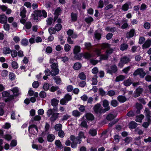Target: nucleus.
Returning a JSON list of instances; mask_svg holds the SVG:
<instances>
[{"label":"nucleus","instance_id":"25","mask_svg":"<svg viewBox=\"0 0 151 151\" xmlns=\"http://www.w3.org/2000/svg\"><path fill=\"white\" fill-rule=\"evenodd\" d=\"M88 133L91 135L93 137H94L96 135L97 131L94 129H90Z\"/></svg>","mask_w":151,"mask_h":151},{"label":"nucleus","instance_id":"31","mask_svg":"<svg viewBox=\"0 0 151 151\" xmlns=\"http://www.w3.org/2000/svg\"><path fill=\"white\" fill-rule=\"evenodd\" d=\"M27 11L26 9L24 8L20 12V16L22 18H24L26 17V13Z\"/></svg>","mask_w":151,"mask_h":151},{"label":"nucleus","instance_id":"55","mask_svg":"<svg viewBox=\"0 0 151 151\" xmlns=\"http://www.w3.org/2000/svg\"><path fill=\"white\" fill-rule=\"evenodd\" d=\"M118 120L114 119L112 122H110L108 124V126L109 127H111L114 125L118 121Z\"/></svg>","mask_w":151,"mask_h":151},{"label":"nucleus","instance_id":"8","mask_svg":"<svg viewBox=\"0 0 151 151\" xmlns=\"http://www.w3.org/2000/svg\"><path fill=\"white\" fill-rule=\"evenodd\" d=\"M142 91L143 89L142 88H137L134 92V97L136 98L139 96L142 93Z\"/></svg>","mask_w":151,"mask_h":151},{"label":"nucleus","instance_id":"29","mask_svg":"<svg viewBox=\"0 0 151 151\" xmlns=\"http://www.w3.org/2000/svg\"><path fill=\"white\" fill-rule=\"evenodd\" d=\"M125 78V77L123 75H120L116 77L115 80L116 82H119L123 81Z\"/></svg>","mask_w":151,"mask_h":151},{"label":"nucleus","instance_id":"28","mask_svg":"<svg viewBox=\"0 0 151 151\" xmlns=\"http://www.w3.org/2000/svg\"><path fill=\"white\" fill-rule=\"evenodd\" d=\"M53 79L55 80V82L57 84H60L62 82L61 79L60 78V76H59L54 77L53 78Z\"/></svg>","mask_w":151,"mask_h":151},{"label":"nucleus","instance_id":"12","mask_svg":"<svg viewBox=\"0 0 151 151\" xmlns=\"http://www.w3.org/2000/svg\"><path fill=\"white\" fill-rule=\"evenodd\" d=\"M109 102L108 100L106 99L104 100L103 102L102 105L105 108H107L108 109L107 111H109L110 108V106H109Z\"/></svg>","mask_w":151,"mask_h":151},{"label":"nucleus","instance_id":"35","mask_svg":"<svg viewBox=\"0 0 151 151\" xmlns=\"http://www.w3.org/2000/svg\"><path fill=\"white\" fill-rule=\"evenodd\" d=\"M64 98L68 102L72 100V96L71 95H70L69 93H68L65 95Z\"/></svg>","mask_w":151,"mask_h":151},{"label":"nucleus","instance_id":"14","mask_svg":"<svg viewBox=\"0 0 151 151\" xmlns=\"http://www.w3.org/2000/svg\"><path fill=\"white\" fill-rule=\"evenodd\" d=\"M118 101L121 103H123L127 100V98L124 96H119L117 97Z\"/></svg>","mask_w":151,"mask_h":151},{"label":"nucleus","instance_id":"47","mask_svg":"<svg viewBox=\"0 0 151 151\" xmlns=\"http://www.w3.org/2000/svg\"><path fill=\"white\" fill-rule=\"evenodd\" d=\"M95 38L98 40H100L101 37V34L99 33L96 32L94 34Z\"/></svg>","mask_w":151,"mask_h":151},{"label":"nucleus","instance_id":"60","mask_svg":"<svg viewBox=\"0 0 151 151\" xmlns=\"http://www.w3.org/2000/svg\"><path fill=\"white\" fill-rule=\"evenodd\" d=\"M127 115L129 117H132L134 116L135 114L134 111H131L128 112Z\"/></svg>","mask_w":151,"mask_h":151},{"label":"nucleus","instance_id":"34","mask_svg":"<svg viewBox=\"0 0 151 151\" xmlns=\"http://www.w3.org/2000/svg\"><path fill=\"white\" fill-rule=\"evenodd\" d=\"M109 56L106 54L105 55L102 54L99 58V62L102 60H107L109 58Z\"/></svg>","mask_w":151,"mask_h":151},{"label":"nucleus","instance_id":"53","mask_svg":"<svg viewBox=\"0 0 151 151\" xmlns=\"http://www.w3.org/2000/svg\"><path fill=\"white\" fill-rule=\"evenodd\" d=\"M62 125L61 124H58L55 125V129L56 131H60L62 129Z\"/></svg>","mask_w":151,"mask_h":151},{"label":"nucleus","instance_id":"41","mask_svg":"<svg viewBox=\"0 0 151 151\" xmlns=\"http://www.w3.org/2000/svg\"><path fill=\"white\" fill-rule=\"evenodd\" d=\"M124 85L126 86H130L132 83L131 80L128 79L127 80L124 81Z\"/></svg>","mask_w":151,"mask_h":151},{"label":"nucleus","instance_id":"22","mask_svg":"<svg viewBox=\"0 0 151 151\" xmlns=\"http://www.w3.org/2000/svg\"><path fill=\"white\" fill-rule=\"evenodd\" d=\"M93 21V19L91 16H89L85 19V21L88 24L90 25Z\"/></svg>","mask_w":151,"mask_h":151},{"label":"nucleus","instance_id":"26","mask_svg":"<svg viewBox=\"0 0 151 151\" xmlns=\"http://www.w3.org/2000/svg\"><path fill=\"white\" fill-rule=\"evenodd\" d=\"M81 51V47L80 46H75L73 49V52L74 54H78Z\"/></svg>","mask_w":151,"mask_h":151},{"label":"nucleus","instance_id":"18","mask_svg":"<svg viewBox=\"0 0 151 151\" xmlns=\"http://www.w3.org/2000/svg\"><path fill=\"white\" fill-rule=\"evenodd\" d=\"M81 66L82 65L81 63L77 62L74 64L73 68L75 70H78L81 69Z\"/></svg>","mask_w":151,"mask_h":151},{"label":"nucleus","instance_id":"37","mask_svg":"<svg viewBox=\"0 0 151 151\" xmlns=\"http://www.w3.org/2000/svg\"><path fill=\"white\" fill-rule=\"evenodd\" d=\"M72 115L75 117H79L81 114V113L77 110H73L72 112Z\"/></svg>","mask_w":151,"mask_h":151},{"label":"nucleus","instance_id":"9","mask_svg":"<svg viewBox=\"0 0 151 151\" xmlns=\"http://www.w3.org/2000/svg\"><path fill=\"white\" fill-rule=\"evenodd\" d=\"M7 18L4 14L0 15V23L1 24L6 23Z\"/></svg>","mask_w":151,"mask_h":151},{"label":"nucleus","instance_id":"48","mask_svg":"<svg viewBox=\"0 0 151 151\" xmlns=\"http://www.w3.org/2000/svg\"><path fill=\"white\" fill-rule=\"evenodd\" d=\"M99 92L100 95L102 96H104L106 93V92L102 88H100L99 89Z\"/></svg>","mask_w":151,"mask_h":151},{"label":"nucleus","instance_id":"13","mask_svg":"<svg viewBox=\"0 0 151 151\" xmlns=\"http://www.w3.org/2000/svg\"><path fill=\"white\" fill-rule=\"evenodd\" d=\"M51 75L53 76H55L59 73V70L58 68H51Z\"/></svg>","mask_w":151,"mask_h":151},{"label":"nucleus","instance_id":"32","mask_svg":"<svg viewBox=\"0 0 151 151\" xmlns=\"http://www.w3.org/2000/svg\"><path fill=\"white\" fill-rule=\"evenodd\" d=\"M83 56V53H82L74 54V58L77 60H81Z\"/></svg>","mask_w":151,"mask_h":151},{"label":"nucleus","instance_id":"61","mask_svg":"<svg viewBox=\"0 0 151 151\" xmlns=\"http://www.w3.org/2000/svg\"><path fill=\"white\" fill-rule=\"evenodd\" d=\"M59 89V88L58 86H52L50 89V91L52 92H54Z\"/></svg>","mask_w":151,"mask_h":151},{"label":"nucleus","instance_id":"17","mask_svg":"<svg viewBox=\"0 0 151 151\" xmlns=\"http://www.w3.org/2000/svg\"><path fill=\"white\" fill-rule=\"evenodd\" d=\"M116 115L111 113H109L106 116V119L108 121H111L114 119Z\"/></svg>","mask_w":151,"mask_h":151},{"label":"nucleus","instance_id":"6","mask_svg":"<svg viewBox=\"0 0 151 151\" xmlns=\"http://www.w3.org/2000/svg\"><path fill=\"white\" fill-rule=\"evenodd\" d=\"M151 45V40L147 39L142 45V48L143 49L150 47Z\"/></svg>","mask_w":151,"mask_h":151},{"label":"nucleus","instance_id":"38","mask_svg":"<svg viewBox=\"0 0 151 151\" xmlns=\"http://www.w3.org/2000/svg\"><path fill=\"white\" fill-rule=\"evenodd\" d=\"M83 56L86 59H89L92 57L91 54L88 52H86L84 54H83Z\"/></svg>","mask_w":151,"mask_h":151},{"label":"nucleus","instance_id":"51","mask_svg":"<svg viewBox=\"0 0 151 151\" xmlns=\"http://www.w3.org/2000/svg\"><path fill=\"white\" fill-rule=\"evenodd\" d=\"M43 88L45 91H47L49 89V85L47 83H45L43 86Z\"/></svg>","mask_w":151,"mask_h":151},{"label":"nucleus","instance_id":"45","mask_svg":"<svg viewBox=\"0 0 151 151\" xmlns=\"http://www.w3.org/2000/svg\"><path fill=\"white\" fill-rule=\"evenodd\" d=\"M8 72L6 70H3L1 73V75L3 77H6L8 76Z\"/></svg>","mask_w":151,"mask_h":151},{"label":"nucleus","instance_id":"15","mask_svg":"<svg viewBox=\"0 0 151 151\" xmlns=\"http://www.w3.org/2000/svg\"><path fill=\"white\" fill-rule=\"evenodd\" d=\"M70 17L72 22H75L77 20L78 15L76 13L72 12L70 14Z\"/></svg>","mask_w":151,"mask_h":151},{"label":"nucleus","instance_id":"63","mask_svg":"<svg viewBox=\"0 0 151 151\" xmlns=\"http://www.w3.org/2000/svg\"><path fill=\"white\" fill-rule=\"evenodd\" d=\"M53 19L52 18L50 17L48 18L46 20V21L47 22V25H50L52 24V20Z\"/></svg>","mask_w":151,"mask_h":151},{"label":"nucleus","instance_id":"23","mask_svg":"<svg viewBox=\"0 0 151 151\" xmlns=\"http://www.w3.org/2000/svg\"><path fill=\"white\" fill-rule=\"evenodd\" d=\"M59 102V101L55 98H53L51 101V105L53 106H57Z\"/></svg>","mask_w":151,"mask_h":151},{"label":"nucleus","instance_id":"44","mask_svg":"<svg viewBox=\"0 0 151 151\" xmlns=\"http://www.w3.org/2000/svg\"><path fill=\"white\" fill-rule=\"evenodd\" d=\"M118 103L115 100H112L111 102V105L114 107H116L118 105Z\"/></svg>","mask_w":151,"mask_h":151},{"label":"nucleus","instance_id":"1","mask_svg":"<svg viewBox=\"0 0 151 151\" xmlns=\"http://www.w3.org/2000/svg\"><path fill=\"white\" fill-rule=\"evenodd\" d=\"M93 109L95 114H100L105 113L108 110L107 108L103 109L101 105L99 103H97L95 105Z\"/></svg>","mask_w":151,"mask_h":151},{"label":"nucleus","instance_id":"16","mask_svg":"<svg viewBox=\"0 0 151 151\" xmlns=\"http://www.w3.org/2000/svg\"><path fill=\"white\" fill-rule=\"evenodd\" d=\"M12 91L13 93V95L15 96V97L18 96L19 94V90L17 87H15L13 88L12 90Z\"/></svg>","mask_w":151,"mask_h":151},{"label":"nucleus","instance_id":"57","mask_svg":"<svg viewBox=\"0 0 151 151\" xmlns=\"http://www.w3.org/2000/svg\"><path fill=\"white\" fill-rule=\"evenodd\" d=\"M32 86L34 88H37L39 86V82L37 81H34L32 84Z\"/></svg>","mask_w":151,"mask_h":151},{"label":"nucleus","instance_id":"50","mask_svg":"<svg viewBox=\"0 0 151 151\" xmlns=\"http://www.w3.org/2000/svg\"><path fill=\"white\" fill-rule=\"evenodd\" d=\"M98 8H102L104 6V1L102 0H100L98 2Z\"/></svg>","mask_w":151,"mask_h":151},{"label":"nucleus","instance_id":"2","mask_svg":"<svg viewBox=\"0 0 151 151\" xmlns=\"http://www.w3.org/2000/svg\"><path fill=\"white\" fill-rule=\"evenodd\" d=\"M138 75L141 78H143L146 75V73L142 68H139L135 70L133 73V75L134 76H136Z\"/></svg>","mask_w":151,"mask_h":151},{"label":"nucleus","instance_id":"40","mask_svg":"<svg viewBox=\"0 0 151 151\" xmlns=\"http://www.w3.org/2000/svg\"><path fill=\"white\" fill-rule=\"evenodd\" d=\"M62 25L60 24H57L55 27V29L57 32H59L62 28Z\"/></svg>","mask_w":151,"mask_h":151},{"label":"nucleus","instance_id":"5","mask_svg":"<svg viewBox=\"0 0 151 151\" xmlns=\"http://www.w3.org/2000/svg\"><path fill=\"white\" fill-rule=\"evenodd\" d=\"M59 114L58 113H53L50 118L51 122H54L58 118Z\"/></svg>","mask_w":151,"mask_h":151},{"label":"nucleus","instance_id":"52","mask_svg":"<svg viewBox=\"0 0 151 151\" xmlns=\"http://www.w3.org/2000/svg\"><path fill=\"white\" fill-rule=\"evenodd\" d=\"M132 138L129 137H127L124 139L125 142L127 144H129L132 141Z\"/></svg>","mask_w":151,"mask_h":151},{"label":"nucleus","instance_id":"42","mask_svg":"<svg viewBox=\"0 0 151 151\" xmlns=\"http://www.w3.org/2000/svg\"><path fill=\"white\" fill-rule=\"evenodd\" d=\"M129 9V5L127 3L123 5L122 7V10L124 11H127Z\"/></svg>","mask_w":151,"mask_h":151},{"label":"nucleus","instance_id":"19","mask_svg":"<svg viewBox=\"0 0 151 151\" xmlns=\"http://www.w3.org/2000/svg\"><path fill=\"white\" fill-rule=\"evenodd\" d=\"M128 47V45L126 43H123L121 44L120 46V50L123 51L127 50Z\"/></svg>","mask_w":151,"mask_h":151},{"label":"nucleus","instance_id":"64","mask_svg":"<svg viewBox=\"0 0 151 151\" xmlns=\"http://www.w3.org/2000/svg\"><path fill=\"white\" fill-rule=\"evenodd\" d=\"M52 51V48L50 46H48L46 49V52L47 53H51Z\"/></svg>","mask_w":151,"mask_h":151},{"label":"nucleus","instance_id":"59","mask_svg":"<svg viewBox=\"0 0 151 151\" xmlns=\"http://www.w3.org/2000/svg\"><path fill=\"white\" fill-rule=\"evenodd\" d=\"M39 95L41 98H44L46 96V94L44 91H41L40 92Z\"/></svg>","mask_w":151,"mask_h":151},{"label":"nucleus","instance_id":"56","mask_svg":"<svg viewBox=\"0 0 151 151\" xmlns=\"http://www.w3.org/2000/svg\"><path fill=\"white\" fill-rule=\"evenodd\" d=\"M71 48L70 46L68 44H65V45L64 48L65 52L69 51Z\"/></svg>","mask_w":151,"mask_h":151},{"label":"nucleus","instance_id":"7","mask_svg":"<svg viewBox=\"0 0 151 151\" xmlns=\"http://www.w3.org/2000/svg\"><path fill=\"white\" fill-rule=\"evenodd\" d=\"M85 116L86 119L88 121H93L94 120L95 117L91 113H86Z\"/></svg>","mask_w":151,"mask_h":151},{"label":"nucleus","instance_id":"33","mask_svg":"<svg viewBox=\"0 0 151 151\" xmlns=\"http://www.w3.org/2000/svg\"><path fill=\"white\" fill-rule=\"evenodd\" d=\"M121 62H122L124 64H126L130 60L129 58L126 56H124L121 58Z\"/></svg>","mask_w":151,"mask_h":151},{"label":"nucleus","instance_id":"4","mask_svg":"<svg viewBox=\"0 0 151 151\" xmlns=\"http://www.w3.org/2000/svg\"><path fill=\"white\" fill-rule=\"evenodd\" d=\"M118 70V68L115 64L110 66V69H108L107 72L110 74L112 75L113 73H116Z\"/></svg>","mask_w":151,"mask_h":151},{"label":"nucleus","instance_id":"46","mask_svg":"<svg viewBox=\"0 0 151 151\" xmlns=\"http://www.w3.org/2000/svg\"><path fill=\"white\" fill-rule=\"evenodd\" d=\"M32 26V24L31 23L29 22L28 21L26 22L25 24V27L26 29H30Z\"/></svg>","mask_w":151,"mask_h":151},{"label":"nucleus","instance_id":"10","mask_svg":"<svg viewBox=\"0 0 151 151\" xmlns=\"http://www.w3.org/2000/svg\"><path fill=\"white\" fill-rule=\"evenodd\" d=\"M135 33V29H131L129 32L127 33V38H132L134 36Z\"/></svg>","mask_w":151,"mask_h":151},{"label":"nucleus","instance_id":"27","mask_svg":"<svg viewBox=\"0 0 151 151\" xmlns=\"http://www.w3.org/2000/svg\"><path fill=\"white\" fill-rule=\"evenodd\" d=\"M55 145L58 147L60 149H61L63 147V146L59 140H56L55 142Z\"/></svg>","mask_w":151,"mask_h":151},{"label":"nucleus","instance_id":"24","mask_svg":"<svg viewBox=\"0 0 151 151\" xmlns=\"http://www.w3.org/2000/svg\"><path fill=\"white\" fill-rule=\"evenodd\" d=\"M15 96L13 95H9L7 98L4 99V101L5 102H10L14 99Z\"/></svg>","mask_w":151,"mask_h":151},{"label":"nucleus","instance_id":"21","mask_svg":"<svg viewBox=\"0 0 151 151\" xmlns=\"http://www.w3.org/2000/svg\"><path fill=\"white\" fill-rule=\"evenodd\" d=\"M55 139V136L52 134H49L47 136V140L49 142H52Z\"/></svg>","mask_w":151,"mask_h":151},{"label":"nucleus","instance_id":"3","mask_svg":"<svg viewBox=\"0 0 151 151\" xmlns=\"http://www.w3.org/2000/svg\"><path fill=\"white\" fill-rule=\"evenodd\" d=\"M31 16L34 20H38L39 17H42L41 10L38 9L35 10L33 11V13L32 14Z\"/></svg>","mask_w":151,"mask_h":151},{"label":"nucleus","instance_id":"62","mask_svg":"<svg viewBox=\"0 0 151 151\" xmlns=\"http://www.w3.org/2000/svg\"><path fill=\"white\" fill-rule=\"evenodd\" d=\"M81 126L87 128L88 127V126L85 120L83 121L81 123Z\"/></svg>","mask_w":151,"mask_h":151},{"label":"nucleus","instance_id":"11","mask_svg":"<svg viewBox=\"0 0 151 151\" xmlns=\"http://www.w3.org/2000/svg\"><path fill=\"white\" fill-rule=\"evenodd\" d=\"M137 123L134 121H132L130 122L129 124L128 127L129 129H135L137 126Z\"/></svg>","mask_w":151,"mask_h":151},{"label":"nucleus","instance_id":"54","mask_svg":"<svg viewBox=\"0 0 151 151\" xmlns=\"http://www.w3.org/2000/svg\"><path fill=\"white\" fill-rule=\"evenodd\" d=\"M9 78L11 80H13L15 78V75L14 73L12 72H10L9 75Z\"/></svg>","mask_w":151,"mask_h":151},{"label":"nucleus","instance_id":"39","mask_svg":"<svg viewBox=\"0 0 151 151\" xmlns=\"http://www.w3.org/2000/svg\"><path fill=\"white\" fill-rule=\"evenodd\" d=\"M78 76L81 80H85L86 79V76L83 72L79 73L78 75Z\"/></svg>","mask_w":151,"mask_h":151},{"label":"nucleus","instance_id":"58","mask_svg":"<svg viewBox=\"0 0 151 151\" xmlns=\"http://www.w3.org/2000/svg\"><path fill=\"white\" fill-rule=\"evenodd\" d=\"M144 27L146 29H149L150 28V24L148 22H145L144 24Z\"/></svg>","mask_w":151,"mask_h":151},{"label":"nucleus","instance_id":"20","mask_svg":"<svg viewBox=\"0 0 151 151\" xmlns=\"http://www.w3.org/2000/svg\"><path fill=\"white\" fill-rule=\"evenodd\" d=\"M3 52L5 54H9L11 52V50L9 47H4L2 49Z\"/></svg>","mask_w":151,"mask_h":151},{"label":"nucleus","instance_id":"49","mask_svg":"<svg viewBox=\"0 0 151 151\" xmlns=\"http://www.w3.org/2000/svg\"><path fill=\"white\" fill-rule=\"evenodd\" d=\"M10 53L12 57L13 58L16 57L17 55V52L16 50H12V51L11 50Z\"/></svg>","mask_w":151,"mask_h":151},{"label":"nucleus","instance_id":"36","mask_svg":"<svg viewBox=\"0 0 151 151\" xmlns=\"http://www.w3.org/2000/svg\"><path fill=\"white\" fill-rule=\"evenodd\" d=\"M114 49L115 48H110L109 49L106 50L105 53L109 57V55L112 53Z\"/></svg>","mask_w":151,"mask_h":151},{"label":"nucleus","instance_id":"30","mask_svg":"<svg viewBox=\"0 0 151 151\" xmlns=\"http://www.w3.org/2000/svg\"><path fill=\"white\" fill-rule=\"evenodd\" d=\"M21 43L22 45L26 46L28 45L29 42L27 39L24 38L21 40Z\"/></svg>","mask_w":151,"mask_h":151},{"label":"nucleus","instance_id":"43","mask_svg":"<svg viewBox=\"0 0 151 151\" xmlns=\"http://www.w3.org/2000/svg\"><path fill=\"white\" fill-rule=\"evenodd\" d=\"M11 65L12 68L14 69H17L18 67V63L15 61H13L12 62Z\"/></svg>","mask_w":151,"mask_h":151}]
</instances>
